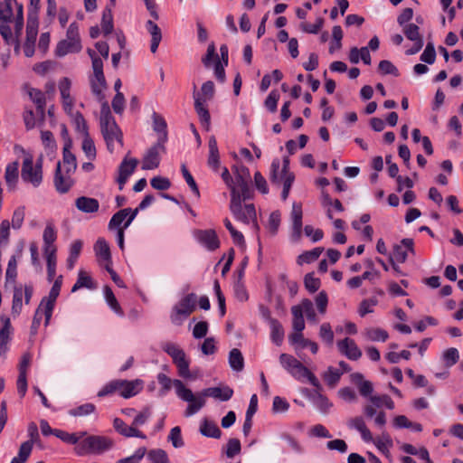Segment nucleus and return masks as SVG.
I'll use <instances>...</instances> for the list:
<instances>
[{
  "mask_svg": "<svg viewBox=\"0 0 463 463\" xmlns=\"http://www.w3.org/2000/svg\"><path fill=\"white\" fill-rule=\"evenodd\" d=\"M175 393L179 399L188 402L184 411V416L190 417L197 413L206 402V397H212L221 402L229 401L233 395V390L228 385H219L203 389L197 394L187 388L184 383L178 379L174 382Z\"/></svg>",
  "mask_w": 463,
  "mask_h": 463,
  "instance_id": "f257e3e1",
  "label": "nucleus"
},
{
  "mask_svg": "<svg viewBox=\"0 0 463 463\" xmlns=\"http://www.w3.org/2000/svg\"><path fill=\"white\" fill-rule=\"evenodd\" d=\"M100 129L107 147L113 153L116 146H123V134L111 115L108 102H103L100 109Z\"/></svg>",
  "mask_w": 463,
  "mask_h": 463,
  "instance_id": "f03ea898",
  "label": "nucleus"
},
{
  "mask_svg": "<svg viewBox=\"0 0 463 463\" xmlns=\"http://www.w3.org/2000/svg\"><path fill=\"white\" fill-rule=\"evenodd\" d=\"M279 363L281 366L296 380L300 382L307 381L315 388L320 387V382L317 377L293 355L281 354L279 356Z\"/></svg>",
  "mask_w": 463,
  "mask_h": 463,
  "instance_id": "7ed1b4c3",
  "label": "nucleus"
},
{
  "mask_svg": "<svg viewBox=\"0 0 463 463\" xmlns=\"http://www.w3.org/2000/svg\"><path fill=\"white\" fill-rule=\"evenodd\" d=\"M143 389V383L140 380H115L106 384L99 392V397H104L118 392L124 398H130L137 395Z\"/></svg>",
  "mask_w": 463,
  "mask_h": 463,
  "instance_id": "20e7f679",
  "label": "nucleus"
},
{
  "mask_svg": "<svg viewBox=\"0 0 463 463\" xmlns=\"http://www.w3.org/2000/svg\"><path fill=\"white\" fill-rule=\"evenodd\" d=\"M43 156L41 155L33 163V156L27 154L23 161L21 177L23 182L37 188L43 182Z\"/></svg>",
  "mask_w": 463,
  "mask_h": 463,
  "instance_id": "39448f33",
  "label": "nucleus"
},
{
  "mask_svg": "<svg viewBox=\"0 0 463 463\" xmlns=\"http://www.w3.org/2000/svg\"><path fill=\"white\" fill-rule=\"evenodd\" d=\"M113 447L111 439L99 436L90 435L86 437L75 448L76 453L80 456L86 454H101Z\"/></svg>",
  "mask_w": 463,
  "mask_h": 463,
  "instance_id": "423d86ee",
  "label": "nucleus"
},
{
  "mask_svg": "<svg viewBox=\"0 0 463 463\" xmlns=\"http://www.w3.org/2000/svg\"><path fill=\"white\" fill-rule=\"evenodd\" d=\"M197 296L189 293L184 296L172 308L170 320L174 325L180 326L196 308Z\"/></svg>",
  "mask_w": 463,
  "mask_h": 463,
  "instance_id": "0eeeda50",
  "label": "nucleus"
},
{
  "mask_svg": "<svg viewBox=\"0 0 463 463\" xmlns=\"http://www.w3.org/2000/svg\"><path fill=\"white\" fill-rule=\"evenodd\" d=\"M81 50L80 38L79 33V27L76 23L70 24L66 39L58 43L55 52L57 56L62 57L71 52H78Z\"/></svg>",
  "mask_w": 463,
  "mask_h": 463,
  "instance_id": "6e6552de",
  "label": "nucleus"
},
{
  "mask_svg": "<svg viewBox=\"0 0 463 463\" xmlns=\"http://www.w3.org/2000/svg\"><path fill=\"white\" fill-rule=\"evenodd\" d=\"M163 350L171 356L173 363L176 365L178 374L183 378H190L189 360L186 358L185 353L177 345L167 342L163 345Z\"/></svg>",
  "mask_w": 463,
  "mask_h": 463,
  "instance_id": "1a4fd4ad",
  "label": "nucleus"
},
{
  "mask_svg": "<svg viewBox=\"0 0 463 463\" xmlns=\"http://www.w3.org/2000/svg\"><path fill=\"white\" fill-rule=\"evenodd\" d=\"M33 293V288L32 285H25L24 287H15L14 289L13 302H12V315L17 317L20 315L23 308V298H24V303L28 305L31 301Z\"/></svg>",
  "mask_w": 463,
  "mask_h": 463,
  "instance_id": "9d476101",
  "label": "nucleus"
},
{
  "mask_svg": "<svg viewBox=\"0 0 463 463\" xmlns=\"http://www.w3.org/2000/svg\"><path fill=\"white\" fill-rule=\"evenodd\" d=\"M37 33L38 21L29 14L26 24V38L24 43V52L26 57H32L34 54Z\"/></svg>",
  "mask_w": 463,
  "mask_h": 463,
  "instance_id": "9b49d317",
  "label": "nucleus"
},
{
  "mask_svg": "<svg viewBox=\"0 0 463 463\" xmlns=\"http://www.w3.org/2000/svg\"><path fill=\"white\" fill-rule=\"evenodd\" d=\"M62 285V276L60 275L56 278L53 285L49 292L48 297L42 299L43 306H45V325L47 326L52 317V314L54 308V305L57 298L60 295V291Z\"/></svg>",
  "mask_w": 463,
  "mask_h": 463,
  "instance_id": "f8f14e48",
  "label": "nucleus"
},
{
  "mask_svg": "<svg viewBox=\"0 0 463 463\" xmlns=\"http://www.w3.org/2000/svg\"><path fill=\"white\" fill-rule=\"evenodd\" d=\"M138 213V208L132 210L131 208H125L116 213L109 222V228L111 229H127L132 221L136 218Z\"/></svg>",
  "mask_w": 463,
  "mask_h": 463,
  "instance_id": "ddd939ff",
  "label": "nucleus"
},
{
  "mask_svg": "<svg viewBox=\"0 0 463 463\" xmlns=\"http://www.w3.org/2000/svg\"><path fill=\"white\" fill-rule=\"evenodd\" d=\"M232 171L235 175V186L242 191L245 197H251V190L249 185L250 180L249 168L243 165H236L232 167Z\"/></svg>",
  "mask_w": 463,
  "mask_h": 463,
  "instance_id": "4468645a",
  "label": "nucleus"
},
{
  "mask_svg": "<svg viewBox=\"0 0 463 463\" xmlns=\"http://www.w3.org/2000/svg\"><path fill=\"white\" fill-rule=\"evenodd\" d=\"M193 235L195 240L208 250L213 251L220 247V241L214 230H194Z\"/></svg>",
  "mask_w": 463,
  "mask_h": 463,
  "instance_id": "2eb2a0df",
  "label": "nucleus"
},
{
  "mask_svg": "<svg viewBox=\"0 0 463 463\" xmlns=\"http://www.w3.org/2000/svg\"><path fill=\"white\" fill-rule=\"evenodd\" d=\"M138 164L136 158H129L127 155L118 166V176L117 182L118 189L123 190L124 185L128 182V177L134 173Z\"/></svg>",
  "mask_w": 463,
  "mask_h": 463,
  "instance_id": "dca6fc26",
  "label": "nucleus"
},
{
  "mask_svg": "<svg viewBox=\"0 0 463 463\" xmlns=\"http://www.w3.org/2000/svg\"><path fill=\"white\" fill-rule=\"evenodd\" d=\"M164 149L165 146L160 141L150 147L143 158L142 169L151 170L157 168L160 164V151Z\"/></svg>",
  "mask_w": 463,
  "mask_h": 463,
  "instance_id": "f3484780",
  "label": "nucleus"
},
{
  "mask_svg": "<svg viewBox=\"0 0 463 463\" xmlns=\"http://www.w3.org/2000/svg\"><path fill=\"white\" fill-rule=\"evenodd\" d=\"M408 251L414 252L412 239H403L401 244L394 245L392 253L390 256V262L397 261L403 263L408 257Z\"/></svg>",
  "mask_w": 463,
  "mask_h": 463,
  "instance_id": "a211bd4d",
  "label": "nucleus"
},
{
  "mask_svg": "<svg viewBox=\"0 0 463 463\" xmlns=\"http://www.w3.org/2000/svg\"><path fill=\"white\" fill-rule=\"evenodd\" d=\"M292 233L291 238L294 241H298L302 235V217L303 211L300 203H293L291 211Z\"/></svg>",
  "mask_w": 463,
  "mask_h": 463,
  "instance_id": "6ab92c4d",
  "label": "nucleus"
},
{
  "mask_svg": "<svg viewBox=\"0 0 463 463\" xmlns=\"http://www.w3.org/2000/svg\"><path fill=\"white\" fill-rule=\"evenodd\" d=\"M232 213L236 220L245 224L252 223L256 230L259 229L256 210L252 203L245 204L241 209Z\"/></svg>",
  "mask_w": 463,
  "mask_h": 463,
  "instance_id": "aec40b11",
  "label": "nucleus"
},
{
  "mask_svg": "<svg viewBox=\"0 0 463 463\" xmlns=\"http://www.w3.org/2000/svg\"><path fill=\"white\" fill-rule=\"evenodd\" d=\"M71 174L62 172L61 162H58L54 175V185L56 190L61 194L67 193L73 184Z\"/></svg>",
  "mask_w": 463,
  "mask_h": 463,
  "instance_id": "412c9836",
  "label": "nucleus"
},
{
  "mask_svg": "<svg viewBox=\"0 0 463 463\" xmlns=\"http://www.w3.org/2000/svg\"><path fill=\"white\" fill-rule=\"evenodd\" d=\"M339 351L348 359L356 361L362 356V351L355 344L354 340L346 337L337 342Z\"/></svg>",
  "mask_w": 463,
  "mask_h": 463,
  "instance_id": "4be33fe9",
  "label": "nucleus"
},
{
  "mask_svg": "<svg viewBox=\"0 0 463 463\" xmlns=\"http://www.w3.org/2000/svg\"><path fill=\"white\" fill-rule=\"evenodd\" d=\"M113 427L118 433L126 438H139L142 439H146V436L132 424H126L121 419L115 418L113 420Z\"/></svg>",
  "mask_w": 463,
  "mask_h": 463,
  "instance_id": "5701e85b",
  "label": "nucleus"
},
{
  "mask_svg": "<svg viewBox=\"0 0 463 463\" xmlns=\"http://www.w3.org/2000/svg\"><path fill=\"white\" fill-rule=\"evenodd\" d=\"M57 239V232L54 224L48 222L43 233V253H56L57 249L54 242Z\"/></svg>",
  "mask_w": 463,
  "mask_h": 463,
  "instance_id": "b1692460",
  "label": "nucleus"
},
{
  "mask_svg": "<svg viewBox=\"0 0 463 463\" xmlns=\"http://www.w3.org/2000/svg\"><path fill=\"white\" fill-rule=\"evenodd\" d=\"M19 178V163L17 161L9 163L5 171V180L8 191L14 192L16 189Z\"/></svg>",
  "mask_w": 463,
  "mask_h": 463,
  "instance_id": "393cba45",
  "label": "nucleus"
},
{
  "mask_svg": "<svg viewBox=\"0 0 463 463\" xmlns=\"http://www.w3.org/2000/svg\"><path fill=\"white\" fill-rule=\"evenodd\" d=\"M94 250L99 261L106 265H111V255L108 242L103 238H99L94 245Z\"/></svg>",
  "mask_w": 463,
  "mask_h": 463,
  "instance_id": "a878e982",
  "label": "nucleus"
},
{
  "mask_svg": "<svg viewBox=\"0 0 463 463\" xmlns=\"http://www.w3.org/2000/svg\"><path fill=\"white\" fill-rule=\"evenodd\" d=\"M12 326L8 317L3 318V326L0 328V356L8 350V344L11 340Z\"/></svg>",
  "mask_w": 463,
  "mask_h": 463,
  "instance_id": "bb28decb",
  "label": "nucleus"
},
{
  "mask_svg": "<svg viewBox=\"0 0 463 463\" xmlns=\"http://www.w3.org/2000/svg\"><path fill=\"white\" fill-rule=\"evenodd\" d=\"M75 206L77 209L85 213H92L98 212L99 208V203L97 199L80 196L76 199Z\"/></svg>",
  "mask_w": 463,
  "mask_h": 463,
  "instance_id": "cd10ccee",
  "label": "nucleus"
},
{
  "mask_svg": "<svg viewBox=\"0 0 463 463\" xmlns=\"http://www.w3.org/2000/svg\"><path fill=\"white\" fill-rule=\"evenodd\" d=\"M146 28L151 35V52L155 53L157 51L158 45L162 40L161 29L151 20L146 22Z\"/></svg>",
  "mask_w": 463,
  "mask_h": 463,
  "instance_id": "c85d7f7f",
  "label": "nucleus"
},
{
  "mask_svg": "<svg viewBox=\"0 0 463 463\" xmlns=\"http://www.w3.org/2000/svg\"><path fill=\"white\" fill-rule=\"evenodd\" d=\"M209 146V157H208V165L213 170L218 171L220 167V156H219V150L217 146V141L216 138L212 136L209 138L208 142Z\"/></svg>",
  "mask_w": 463,
  "mask_h": 463,
  "instance_id": "c756f323",
  "label": "nucleus"
},
{
  "mask_svg": "<svg viewBox=\"0 0 463 463\" xmlns=\"http://www.w3.org/2000/svg\"><path fill=\"white\" fill-rule=\"evenodd\" d=\"M90 81L93 94L97 97L98 100L102 104L103 102H105L103 90L107 88L105 76L93 75L90 78Z\"/></svg>",
  "mask_w": 463,
  "mask_h": 463,
  "instance_id": "7c9ffc66",
  "label": "nucleus"
},
{
  "mask_svg": "<svg viewBox=\"0 0 463 463\" xmlns=\"http://www.w3.org/2000/svg\"><path fill=\"white\" fill-rule=\"evenodd\" d=\"M70 147L71 144H66L63 147L62 167L67 174H73L77 168V161Z\"/></svg>",
  "mask_w": 463,
  "mask_h": 463,
  "instance_id": "2f4dec72",
  "label": "nucleus"
},
{
  "mask_svg": "<svg viewBox=\"0 0 463 463\" xmlns=\"http://www.w3.org/2000/svg\"><path fill=\"white\" fill-rule=\"evenodd\" d=\"M215 89L213 81L208 80L202 85L201 91H196V86H194V99L196 100V98H200L201 101L207 102L211 100L214 96Z\"/></svg>",
  "mask_w": 463,
  "mask_h": 463,
  "instance_id": "473e14b6",
  "label": "nucleus"
},
{
  "mask_svg": "<svg viewBox=\"0 0 463 463\" xmlns=\"http://www.w3.org/2000/svg\"><path fill=\"white\" fill-rule=\"evenodd\" d=\"M10 22H1L0 21V34L3 37L4 41L8 45H14L15 52H18L20 48V41L16 36H14L12 33V30L9 26Z\"/></svg>",
  "mask_w": 463,
  "mask_h": 463,
  "instance_id": "72a5a7b5",
  "label": "nucleus"
},
{
  "mask_svg": "<svg viewBox=\"0 0 463 463\" xmlns=\"http://www.w3.org/2000/svg\"><path fill=\"white\" fill-rule=\"evenodd\" d=\"M200 432L202 435L209 438L220 439L222 431L215 422L203 419L200 425Z\"/></svg>",
  "mask_w": 463,
  "mask_h": 463,
  "instance_id": "f704fd0d",
  "label": "nucleus"
},
{
  "mask_svg": "<svg viewBox=\"0 0 463 463\" xmlns=\"http://www.w3.org/2000/svg\"><path fill=\"white\" fill-rule=\"evenodd\" d=\"M349 426L361 433L362 439L366 441L373 440V435L362 417H355L350 420Z\"/></svg>",
  "mask_w": 463,
  "mask_h": 463,
  "instance_id": "c9c22d12",
  "label": "nucleus"
},
{
  "mask_svg": "<svg viewBox=\"0 0 463 463\" xmlns=\"http://www.w3.org/2000/svg\"><path fill=\"white\" fill-rule=\"evenodd\" d=\"M194 109L203 126H204L206 129H208L210 127L211 116L205 105V102L201 101L200 98H196V100H194Z\"/></svg>",
  "mask_w": 463,
  "mask_h": 463,
  "instance_id": "e433bc0d",
  "label": "nucleus"
},
{
  "mask_svg": "<svg viewBox=\"0 0 463 463\" xmlns=\"http://www.w3.org/2000/svg\"><path fill=\"white\" fill-rule=\"evenodd\" d=\"M342 374L343 372H340V370L329 366L326 371L322 373V378L328 387L335 388L339 383Z\"/></svg>",
  "mask_w": 463,
  "mask_h": 463,
  "instance_id": "4c0bfd02",
  "label": "nucleus"
},
{
  "mask_svg": "<svg viewBox=\"0 0 463 463\" xmlns=\"http://www.w3.org/2000/svg\"><path fill=\"white\" fill-rule=\"evenodd\" d=\"M322 385L320 384L319 388H315L314 400L312 401L313 404L323 413H326L332 403L328 401V399L321 393Z\"/></svg>",
  "mask_w": 463,
  "mask_h": 463,
  "instance_id": "58836bf2",
  "label": "nucleus"
},
{
  "mask_svg": "<svg viewBox=\"0 0 463 463\" xmlns=\"http://www.w3.org/2000/svg\"><path fill=\"white\" fill-rule=\"evenodd\" d=\"M289 342L291 344H299L302 348L309 347L313 354H317L318 351V345L317 343L304 338L302 333H294L289 335Z\"/></svg>",
  "mask_w": 463,
  "mask_h": 463,
  "instance_id": "ea45409f",
  "label": "nucleus"
},
{
  "mask_svg": "<svg viewBox=\"0 0 463 463\" xmlns=\"http://www.w3.org/2000/svg\"><path fill=\"white\" fill-rule=\"evenodd\" d=\"M373 444L377 447V449L383 454L388 455L390 452V448L392 446V440L390 435L386 432H383L380 436L375 439L373 438Z\"/></svg>",
  "mask_w": 463,
  "mask_h": 463,
  "instance_id": "a19ab883",
  "label": "nucleus"
},
{
  "mask_svg": "<svg viewBox=\"0 0 463 463\" xmlns=\"http://www.w3.org/2000/svg\"><path fill=\"white\" fill-rule=\"evenodd\" d=\"M231 190V203H230V210L231 212H235L237 209H241L242 207L241 202L250 197H245L242 194V191L238 189L236 186H232L229 188Z\"/></svg>",
  "mask_w": 463,
  "mask_h": 463,
  "instance_id": "79ce46f5",
  "label": "nucleus"
},
{
  "mask_svg": "<svg viewBox=\"0 0 463 463\" xmlns=\"http://www.w3.org/2000/svg\"><path fill=\"white\" fill-rule=\"evenodd\" d=\"M323 251L324 248L322 247H317L311 250L305 251L298 257V264L302 265L304 263H311L317 260Z\"/></svg>",
  "mask_w": 463,
  "mask_h": 463,
  "instance_id": "37998d69",
  "label": "nucleus"
},
{
  "mask_svg": "<svg viewBox=\"0 0 463 463\" xmlns=\"http://www.w3.org/2000/svg\"><path fill=\"white\" fill-rule=\"evenodd\" d=\"M104 295H105L106 301H107L108 305L110 307V308L116 314L122 317L124 315V312H123L120 305L118 304L113 291L111 290V288L109 286H106L104 288Z\"/></svg>",
  "mask_w": 463,
  "mask_h": 463,
  "instance_id": "c03bdc74",
  "label": "nucleus"
},
{
  "mask_svg": "<svg viewBox=\"0 0 463 463\" xmlns=\"http://www.w3.org/2000/svg\"><path fill=\"white\" fill-rule=\"evenodd\" d=\"M153 128L155 131L161 134L158 141L164 143L166 140V122L164 118L157 113L153 114Z\"/></svg>",
  "mask_w": 463,
  "mask_h": 463,
  "instance_id": "a18cd8bd",
  "label": "nucleus"
},
{
  "mask_svg": "<svg viewBox=\"0 0 463 463\" xmlns=\"http://www.w3.org/2000/svg\"><path fill=\"white\" fill-rule=\"evenodd\" d=\"M146 458L149 463H169L168 455L162 449H150L146 453Z\"/></svg>",
  "mask_w": 463,
  "mask_h": 463,
  "instance_id": "49530a36",
  "label": "nucleus"
},
{
  "mask_svg": "<svg viewBox=\"0 0 463 463\" xmlns=\"http://www.w3.org/2000/svg\"><path fill=\"white\" fill-rule=\"evenodd\" d=\"M229 364L234 371L240 372L243 369L244 359L241 354V352L239 349L233 348L230 352Z\"/></svg>",
  "mask_w": 463,
  "mask_h": 463,
  "instance_id": "de8ad7c7",
  "label": "nucleus"
},
{
  "mask_svg": "<svg viewBox=\"0 0 463 463\" xmlns=\"http://www.w3.org/2000/svg\"><path fill=\"white\" fill-rule=\"evenodd\" d=\"M364 335L366 337V339H368L370 341L385 342L389 337L387 331H385L382 328H375V327H370V328L365 329Z\"/></svg>",
  "mask_w": 463,
  "mask_h": 463,
  "instance_id": "09e8293b",
  "label": "nucleus"
},
{
  "mask_svg": "<svg viewBox=\"0 0 463 463\" xmlns=\"http://www.w3.org/2000/svg\"><path fill=\"white\" fill-rule=\"evenodd\" d=\"M269 326L271 329V340L277 345H280L284 339V330L281 324L278 320H270Z\"/></svg>",
  "mask_w": 463,
  "mask_h": 463,
  "instance_id": "8fccbe9b",
  "label": "nucleus"
},
{
  "mask_svg": "<svg viewBox=\"0 0 463 463\" xmlns=\"http://www.w3.org/2000/svg\"><path fill=\"white\" fill-rule=\"evenodd\" d=\"M402 31L406 38L413 43L423 41L422 37L420 34V28L415 24H405L402 27Z\"/></svg>",
  "mask_w": 463,
  "mask_h": 463,
  "instance_id": "3c124183",
  "label": "nucleus"
},
{
  "mask_svg": "<svg viewBox=\"0 0 463 463\" xmlns=\"http://www.w3.org/2000/svg\"><path fill=\"white\" fill-rule=\"evenodd\" d=\"M370 402L373 406L378 408L382 406H385L389 410H392L394 408L393 401L387 394L370 396Z\"/></svg>",
  "mask_w": 463,
  "mask_h": 463,
  "instance_id": "603ef678",
  "label": "nucleus"
},
{
  "mask_svg": "<svg viewBox=\"0 0 463 463\" xmlns=\"http://www.w3.org/2000/svg\"><path fill=\"white\" fill-rule=\"evenodd\" d=\"M30 99L36 104L37 109L43 113L45 108V96L37 89H30L28 91Z\"/></svg>",
  "mask_w": 463,
  "mask_h": 463,
  "instance_id": "864d4df0",
  "label": "nucleus"
},
{
  "mask_svg": "<svg viewBox=\"0 0 463 463\" xmlns=\"http://www.w3.org/2000/svg\"><path fill=\"white\" fill-rule=\"evenodd\" d=\"M47 264V276L49 281H52L56 275V253H43Z\"/></svg>",
  "mask_w": 463,
  "mask_h": 463,
  "instance_id": "5fc2aeb1",
  "label": "nucleus"
},
{
  "mask_svg": "<svg viewBox=\"0 0 463 463\" xmlns=\"http://www.w3.org/2000/svg\"><path fill=\"white\" fill-rule=\"evenodd\" d=\"M280 162L279 159H274L271 163L270 166V175L269 179L272 184H279L281 182L283 183V175L279 174Z\"/></svg>",
  "mask_w": 463,
  "mask_h": 463,
  "instance_id": "6e6d98bb",
  "label": "nucleus"
},
{
  "mask_svg": "<svg viewBox=\"0 0 463 463\" xmlns=\"http://www.w3.org/2000/svg\"><path fill=\"white\" fill-rule=\"evenodd\" d=\"M101 29L105 35L111 33L113 31V18L109 9H106L102 14Z\"/></svg>",
  "mask_w": 463,
  "mask_h": 463,
  "instance_id": "4d7b16f0",
  "label": "nucleus"
},
{
  "mask_svg": "<svg viewBox=\"0 0 463 463\" xmlns=\"http://www.w3.org/2000/svg\"><path fill=\"white\" fill-rule=\"evenodd\" d=\"M442 358L446 366L451 367L457 364L459 359L458 351L454 347L449 348L443 353Z\"/></svg>",
  "mask_w": 463,
  "mask_h": 463,
  "instance_id": "13d9d810",
  "label": "nucleus"
},
{
  "mask_svg": "<svg viewBox=\"0 0 463 463\" xmlns=\"http://www.w3.org/2000/svg\"><path fill=\"white\" fill-rule=\"evenodd\" d=\"M96 410V407L93 403H85L82 405H80L74 409H71L69 413L71 416H86L92 412H94Z\"/></svg>",
  "mask_w": 463,
  "mask_h": 463,
  "instance_id": "bf43d9fd",
  "label": "nucleus"
},
{
  "mask_svg": "<svg viewBox=\"0 0 463 463\" xmlns=\"http://www.w3.org/2000/svg\"><path fill=\"white\" fill-rule=\"evenodd\" d=\"M241 441L236 438H232L227 442L225 454L228 458H232L241 452Z\"/></svg>",
  "mask_w": 463,
  "mask_h": 463,
  "instance_id": "052dcab7",
  "label": "nucleus"
},
{
  "mask_svg": "<svg viewBox=\"0 0 463 463\" xmlns=\"http://www.w3.org/2000/svg\"><path fill=\"white\" fill-rule=\"evenodd\" d=\"M378 304L375 298L364 299L360 303L358 313L361 317L373 312V307Z\"/></svg>",
  "mask_w": 463,
  "mask_h": 463,
  "instance_id": "680f3d73",
  "label": "nucleus"
},
{
  "mask_svg": "<svg viewBox=\"0 0 463 463\" xmlns=\"http://www.w3.org/2000/svg\"><path fill=\"white\" fill-rule=\"evenodd\" d=\"M85 137L82 141V149L90 159L96 157V148L93 140L90 137L89 134H84Z\"/></svg>",
  "mask_w": 463,
  "mask_h": 463,
  "instance_id": "e2e57ef3",
  "label": "nucleus"
},
{
  "mask_svg": "<svg viewBox=\"0 0 463 463\" xmlns=\"http://www.w3.org/2000/svg\"><path fill=\"white\" fill-rule=\"evenodd\" d=\"M281 215L279 211L272 212L269 217L268 229L272 235H275L280 225Z\"/></svg>",
  "mask_w": 463,
  "mask_h": 463,
  "instance_id": "0e129e2a",
  "label": "nucleus"
},
{
  "mask_svg": "<svg viewBox=\"0 0 463 463\" xmlns=\"http://www.w3.org/2000/svg\"><path fill=\"white\" fill-rule=\"evenodd\" d=\"M319 336L327 345H332L334 341V332L329 323H323L320 326Z\"/></svg>",
  "mask_w": 463,
  "mask_h": 463,
  "instance_id": "69168bd1",
  "label": "nucleus"
},
{
  "mask_svg": "<svg viewBox=\"0 0 463 463\" xmlns=\"http://www.w3.org/2000/svg\"><path fill=\"white\" fill-rule=\"evenodd\" d=\"M304 284L309 292L314 293L320 288L321 282L313 273H307L304 278Z\"/></svg>",
  "mask_w": 463,
  "mask_h": 463,
  "instance_id": "338daca9",
  "label": "nucleus"
},
{
  "mask_svg": "<svg viewBox=\"0 0 463 463\" xmlns=\"http://www.w3.org/2000/svg\"><path fill=\"white\" fill-rule=\"evenodd\" d=\"M146 452V448H139L132 456L119 459L116 463H139Z\"/></svg>",
  "mask_w": 463,
  "mask_h": 463,
  "instance_id": "774afa93",
  "label": "nucleus"
}]
</instances>
